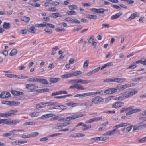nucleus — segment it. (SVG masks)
I'll return each mask as SVG.
<instances>
[{
    "label": "nucleus",
    "mask_w": 146,
    "mask_h": 146,
    "mask_svg": "<svg viewBox=\"0 0 146 146\" xmlns=\"http://www.w3.org/2000/svg\"><path fill=\"white\" fill-rule=\"evenodd\" d=\"M36 29L35 26L34 25L32 26L29 29L28 31L31 33H35L36 32Z\"/></svg>",
    "instance_id": "obj_33"
},
{
    "label": "nucleus",
    "mask_w": 146,
    "mask_h": 146,
    "mask_svg": "<svg viewBox=\"0 0 146 146\" xmlns=\"http://www.w3.org/2000/svg\"><path fill=\"white\" fill-rule=\"evenodd\" d=\"M86 114H80L72 115H71L72 120L76 118L86 116Z\"/></svg>",
    "instance_id": "obj_13"
},
{
    "label": "nucleus",
    "mask_w": 146,
    "mask_h": 146,
    "mask_svg": "<svg viewBox=\"0 0 146 146\" xmlns=\"http://www.w3.org/2000/svg\"><path fill=\"white\" fill-rule=\"evenodd\" d=\"M72 120V116H70L66 118H64L60 119L58 121L59 122H65Z\"/></svg>",
    "instance_id": "obj_11"
},
{
    "label": "nucleus",
    "mask_w": 146,
    "mask_h": 146,
    "mask_svg": "<svg viewBox=\"0 0 146 146\" xmlns=\"http://www.w3.org/2000/svg\"><path fill=\"white\" fill-rule=\"evenodd\" d=\"M44 31L48 33L51 34L52 33V31L51 29H50L47 28H46L44 29Z\"/></svg>",
    "instance_id": "obj_56"
},
{
    "label": "nucleus",
    "mask_w": 146,
    "mask_h": 146,
    "mask_svg": "<svg viewBox=\"0 0 146 146\" xmlns=\"http://www.w3.org/2000/svg\"><path fill=\"white\" fill-rule=\"evenodd\" d=\"M94 39V36L93 35H91L90 36V38L88 41V44H91L92 43H93Z\"/></svg>",
    "instance_id": "obj_30"
},
{
    "label": "nucleus",
    "mask_w": 146,
    "mask_h": 146,
    "mask_svg": "<svg viewBox=\"0 0 146 146\" xmlns=\"http://www.w3.org/2000/svg\"><path fill=\"white\" fill-rule=\"evenodd\" d=\"M31 116V117H37L39 115V113L38 112H36V113H31L30 115Z\"/></svg>",
    "instance_id": "obj_48"
},
{
    "label": "nucleus",
    "mask_w": 146,
    "mask_h": 146,
    "mask_svg": "<svg viewBox=\"0 0 146 146\" xmlns=\"http://www.w3.org/2000/svg\"><path fill=\"white\" fill-rule=\"evenodd\" d=\"M127 98V97H126V93H125V95L124 96L122 95L119 97L115 98V100H121L123 99H125Z\"/></svg>",
    "instance_id": "obj_23"
},
{
    "label": "nucleus",
    "mask_w": 146,
    "mask_h": 146,
    "mask_svg": "<svg viewBox=\"0 0 146 146\" xmlns=\"http://www.w3.org/2000/svg\"><path fill=\"white\" fill-rule=\"evenodd\" d=\"M11 92L13 95L14 96L19 95V92L15 90L11 91Z\"/></svg>",
    "instance_id": "obj_57"
},
{
    "label": "nucleus",
    "mask_w": 146,
    "mask_h": 146,
    "mask_svg": "<svg viewBox=\"0 0 146 146\" xmlns=\"http://www.w3.org/2000/svg\"><path fill=\"white\" fill-rule=\"evenodd\" d=\"M79 126H81L84 127L87 126V125L84 123L82 122H80L78 123V124L76 126V127Z\"/></svg>",
    "instance_id": "obj_59"
},
{
    "label": "nucleus",
    "mask_w": 146,
    "mask_h": 146,
    "mask_svg": "<svg viewBox=\"0 0 146 146\" xmlns=\"http://www.w3.org/2000/svg\"><path fill=\"white\" fill-rule=\"evenodd\" d=\"M9 121L8 119H0V124H6L9 125Z\"/></svg>",
    "instance_id": "obj_21"
},
{
    "label": "nucleus",
    "mask_w": 146,
    "mask_h": 146,
    "mask_svg": "<svg viewBox=\"0 0 146 146\" xmlns=\"http://www.w3.org/2000/svg\"><path fill=\"white\" fill-rule=\"evenodd\" d=\"M62 15L59 13H52L51 15V17L54 18H56L58 17H62Z\"/></svg>",
    "instance_id": "obj_20"
},
{
    "label": "nucleus",
    "mask_w": 146,
    "mask_h": 146,
    "mask_svg": "<svg viewBox=\"0 0 146 146\" xmlns=\"http://www.w3.org/2000/svg\"><path fill=\"white\" fill-rule=\"evenodd\" d=\"M146 138V136L143 138H142L140 139H137L136 140V141H138L139 143H144L146 141V139H145Z\"/></svg>",
    "instance_id": "obj_41"
},
{
    "label": "nucleus",
    "mask_w": 146,
    "mask_h": 146,
    "mask_svg": "<svg viewBox=\"0 0 146 146\" xmlns=\"http://www.w3.org/2000/svg\"><path fill=\"white\" fill-rule=\"evenodd\" d=\"M124 104L123 102H115L112 104V108H118L119 107H122Z\"/></svg>",
    "instance_id": "obj_6"
},
{
    "label": "nucleus",
    "mask_w": 146,
    "mask_h": 146,
    "mask_svg": "<svg viewBox=\"0 0 146 146\" xmlns=\"http://www.w3.org/2000/svg\"><path fill=\"white\" fill-rule=\"evenodd\" d=\"M126 80V79L125 78H114V82L118 83H122Z\"/></svg>",
    "instance_id": "obj_17"
},
{
    "label": "nucleus",
    "mask_w": 146,
    "mask_h": 146,
    "mask_svg": "<svg viewBox=\"0 0 146 146\" xmlns=\"http://www.w3.org/2000/svg\"><path fill=\"white\" fill-rule=\"evenodd\" d=\"M73 19L70 17L66 18L65 19V20L66 21L71 22L72 23H73Z\"/></svg>",
    "instance_id": "obj_47"
},
{
    "label": "nucleus",
    "mask_w": 146,
    "mask_h": 146,
    "mask_svg": "<svg viewBox=\"0 0 146 146\" xmlns=\"http://www.w3.org/2000/svg\"><path fill=\"white\" fill-rule=\"evenodd\" d=\"M100 67H98L92 70H91V71L92 74L96 73L98 72L99 70L100 69Z\"/></svg>",
    "instance_id": "obj_36"
},
{
    "label": "nucleus",
    "mask_w": 146,
    "mask_h": 146,
    "mask_svg": "<svg viewBox=\"0 0 146 146\" xmlns=\"http://www.w3.org/2000/svg\"><path fill=\"white\" fill-rule=\"evenodd\" d=\"M116 131V129H114L111 131H109V135L111 136L113 134H115Z\"/></svg>",
    "instance_id": "obj_44"
},
{
    "label": "nucleus",
    "mask_w": 146,
    "mask_h": 146,
    "mask_svg": "<svg viewBox=\"0 0 146 146\" xmlns=\"http://www.w3.org/2000/svg\"><path fill=\"white\" fill-rule=\"evenodd\" d=\"M67 14L68 15H76L77 13L74 11H71L67 12Z\"/></svg>",
    "instance_id": "obj_50"
},
{
    "label": "nucleus",
    "mask_w": 146,
    "mask_h": 146,
    "mask_svg": "<svg viewBox=\"0 0 146 146\" xmlns=\"http://www.w3.org/2000/svg\"><path fill=\"white\" fill-rule=\"evenodd\" d=\"M84 104V105L88 108L91 107L93 105V103L90 101H87L85 102L84 104H82V105Z\"/></svg>",
    "instance_id": "obj_25"
},
{
    "label": "nucleus",
    "mask_w": 146,
    "mask_h": 146,
    "mask_svg": "<svg viewBox=\"0 0 146 146\" xmlns=\"http://www.w3.org/2000/svg\"><path fill=\"white\" fill-rule=\"evenodd\" d=\"M26 88L28 89L32 90L38 88V87L35 84H29L26 85Z\"/></svg>",
    "instance_id": "obj_7"
},
{
    "label": "nucleus",
    "mask_w": 146,
    "mask_h": 146,
    "mask_svg": "<svg viewBox=\"0 0 146 146\" xmlns=\"http://www.w3.org/2000/svg\"><path fill=\"white\" fill-rule=\"evenodd\" d=\"M39 78H30L28 79L27 80L28 81L33 82H38Z\"/></svg>",
    "instance_id": "obj_24"
},
{
    "label": "nucleus",
    "mask_w": 146,
    "mask_h": 146,
    "mask_svg": "<svg viewBox=\"0 0 146 146\" xmlns=\"http://www.w3.org/2000/svg\"><path fill=\"white\" fill-rule=\"evenodd\" d=\"M113 63L112 62H108L106 64L103 65L101 68V70H102L104 69V68L108 66H112L113 65Z\"/></svg>",
    "instance_id": "obj_27"
},
{
    "label": "nucleus",
    "mask_w": 146,
    "mask_h": 146,
    "mask_svg": "<svg viewBox=\"0 0 146 146\" xmlns=\"http://www.w3.org/2000/svg\"><path fill=\"white\" fill-rule=\"evenodd\" d=\"M89 61L88 60H86L84 62L83 65V67L84 68H87L88 65Z\"/></svg>",
    "instance_id": "obj_39"
},
{
    "label": "nucleus",
    "mask_w": 146,
    "mask_h": 146,
    "mask_svg": "<svg viewBox=\"0 0 146 146\" xmlns=\"http://www.w3.org/2000/svg\"><path fill=\"white\" fill-rule=\"evenodd\" d=\"M58 107H60L59 110H64L66 109L67 108V107L65 106L62 105H60Z\"/></svg>",
    "instance_id": "obj_54"
},
{
    "label": "nucleus",
    "mask_w": 146,
    "mask_h": 146,
    "mask_svg": "<svg viewBox=\"0 0 146 146\" xmlns=\"http://www.w3.org/2000/svg\"><path fill=\"white\" fill-rule=\"evenodd\" d=\"M51 4L54 6H57L60 3L57 1H52L51 3Z\"/></svg>",
    "instance_id": "obj_64"
},
{
    "label": "nucleus",
    "mask_w": 146,
    "mask_h": 146,
    "mask_svg": "<svg viewBox=\"0 0 146 146\" xmlns=\"http://www.w3.org/2000/svg\"><path fill=\"white\" fill-rule=\"evenodd\" d=\"M38 83L45 85H47L48 84L47 80L45 79L39 78Z\"/></svg>",
    "instance_id": "obj_22"
},
{
    "label": "nucleus",
    "mask_w": 146,
    "mask_h": 146,
    "mask_svg": "<svg viewBox=\"0 0 146 146\" xmlns=\"http://www.w3.org/2000/svg\"><path fill=\"white\" fill-rule=\"evenodd\" d=\"M133 127V126L131 125L126 128H123L121 130L123 133H127L130 131Z\"/></svg>",
    "instance_id": "obj_12"
},
{
    "label": "nucleus",
    "mask_w": 146,
    "mask_h": 146,
    "mask_svg": "<svg viewBox=\"0 0 146 146\" xmlns=\"http://www.w3.org/2000/svg\"><path fill=\"white\" fill-rule=\"evenodd\" d=\"M30 19V18L29 17L25 16L23 18L22 20L26 22H27L29 21Z\"/></svg>",
    "instance_id": "obj_52"
},
{
    "label": "nucleus",
    "mask_w": 146,
    "mask_h": 146,
    "mask_svg": "<svg viewBox=\"0 0 146 146\" xmlns=\"http://www.w3.org/2000/svg\"><path fill=\"white\" fill-rule=\"evenodd\" d=\"M5 75L6 76L9 78H16L17 77V76L11 74H6Z\"/></svg>",
    "instance_id": "obj_31"
},
{
    "label": "nucleus",
    "mask_w": 146,
    "mask_h": 146,
    "mask_svg": "<svg viewBox=\"0 0 146 146\" xmlns=\"http://www.w3.org/2000/svg\"><path fill=\"white\" fill-rule=\"evenodd\" d=\"M136 65V64L134 62L132 64H131L129 65V67L127 68V69L129 68L131 69H134V67Z\"/></svg>",
    "instance_id": "obj_55"
},
{
    "label": "nucleus",
    "mask_w": 146,
    "mask_h": 146,
    "mask_svg": "<svg viewBox=\"0 0 146 146\" xmlns=\"http://www.w3.org/2000/svg\"><path fill=\"white\" fill-rule=\"evenodd\" d=\"M3 26L4 29H8L10 27L11 24L9 23L4 22Z\"/></svg>",
    "instance_id": "obj_18"
},
{
    "label": "nucleus",
    "mask_w": 146,
    "mask_h": 146,
    "mask_svg": "<svg viewBox=\"0 0 146 146\" xmlns=\"http://www.w3.org/2000/svg\"><path fill=\"white\" fill-rule=\"evenodd\" d=\"M21 137L24 139L31 138V136L30 134H28L27 135H24L21 136Z\"/></svg>",
    "instance_id": "obj_58"
},
{
    "label": "nucleus",
    "mask_w": 146,
    "mask_h": 146,
    "mask_svg": "<svg viewBox=\"0 0 146 146\" xmlns=\"http://www.w3.org/2000/svg\"><path fill=\"white\" fill-rule=\"evenodd\" d=\"M86 17L89 19H96L97 18V17L95 15L90 14L87 15Z\"/></svg>",
    "instance_id": "obj_28"
},
{
    "label": "nucleus",
    "mask_w": 146,
    "mask_h": 146,
    "mask_svg": "<svg viewBox=\"0 0 146 146\" xmlns=\"http://www.w3.org/2000/svg\"><path fill=\"white\" fill-rule=\"evenodd\" d=\"M52 115L53 114H46L42 116L41 117V118L42 119H44L45 118L50 117H51L52 116Z\"/></svg>",
    "instance_id": "obj_32"
},
{
    "label": "nucleus",
    "mask_w": 146,
    "mask_h": 146,
    "mask_svg": "<svg viewBox=\"0 0 146 146\" xmlns=\"http://www.w3.org/2000/svg\"><path fill=\"white\" fill-rule=\"evenodd\" d=\"M17 50L15 49H14L11 51L10 55L11 56H14L17 54Z\"/></svg>",
    "instance_id": "obj_29"
},
{
    "label": "nucleus",
    "mask_w": 146,
    "mask_h": 146,
    "mask_svg": "<svg viewBox=\"0 0 146 146\" xmlns=\"http://www.w3.org/2000/svg\"><path fill=\"white\" fill-rule=\"evenodd\" d=\"M19 131H24L23 130H16L14 129L13 130L11 131L9 133H3L2 135V136L3 137H7L11 135L13 133L12 132H17Z\"/></svg>",
    "instance_id": "obj_5"
},
{
    "label": "nucleus",
    "mask_w": 146,
    "mask_h": 146,
    "mask_svg": "<svg viewBox=\"0 0 146 146\" xmlns=\"http://www.w3.org/2000/svg\"><path fill=\"white\" fill-rule=\"evenodd\" d=\"M19 120L18 119L13 120L11 121H9V125H16L17 123H19Z\"/></svg>",
    "instance_id": "obj_26"
},
{
    "label": "nucleus",
    "mask_w": 146,
    "mask_h": 146,
    "mask_svg": "<svg viewBox=\"0 0 146 146\" xmlns=\"http://www.w3.org/2000/svg\"><path fill=\"white\" fill-rule=\"evenodd\" d=\"M39 134L37 132H34L32 133L31 134V137H35L38 135Z\"/></svg>",
    "instance_id": "obj_61"
},
{
    "label": "nucleus",
    "mask_w": 146,
    "mask_h": 146,
    "mask_svg": "<svg viewBox=\"0 0 146 146\" xmlns=\"http://www.w3.org/2000/svg\"><path fill=\"white\" fill-rule=\"evenodd\" d=\"M67 92L66 91H60L56 92H53L52 93L51 96H54L56 95L61 94H67Z\"/></svg>",
    "instance_id": "obj_14"
},
{
    "label": "nucleus",
    "mask_w": 146,
    "mask_h": 146,
    "mask_svg": "<svg viewBox=\"0 0 146 146\" xmlns=\"http://www.w3.org/2000/svg\"><path fill=\"white\" fill-rule=\"evenodd\" d=\"M10 96V93L7 92H3L0 94V98L3 99L8 98Z\"/></svg>",
    "instance_id": "obj_4"
},
{
    "label": "nucleus",
    "mask_w": 146,
    "mask_h": 146,
    "mask_svg": "<svg viewBox=\"0 0 146 146\" xmlns=\"http://www.w3.org/2000/svg\"><path fill=\"white\" fill-rule=\"evenodd\" d=\"M11 102V101H2L1 102V103L3 104H6L11 106L10 104Z\"/></svg>",
    "instance_id": "obj_49"
},
{
    "label": "nucleus",
    "mask_w": 146,
    "mask_h": 146,
    "mask_svg": "<svg viewBox=\"0 0 146 146\" xmlns=\"http://www.w3.org/2000/svg\"><path fill=\"white\" fill-rule=\"evenodd\" d=\"M69 9L70 10H75L77 9V7L76 6L74 5H72L70 6L69 7Z\"/></svg>",
    "instance_id": "obj_43"
},
{
    "label": "nucleus",
    "mask_w": 146,
    "mask_h": 146,
    "mask_svg": "<svg viewBox=\"0 0 146 146\" xmlns=\"http://www.w3.org/2000/svg\"><path fill=\"white\" fill-rule=\"evenodd\" d=\"M129 86H128L127 84H125L123 85H119L116 87L117 90L121 91L124 90L126 88H128Z\"/></svg>",
    "instance_id": "obj_9"
},
{
    "label": "nucleus",
    "mask_w": 146,
    "mask_h": 146,
    "mask_svg": "<svg viewBox=\"0 0 146 146\" xmlns=\"http://www.w3.org/2000/svg\"><path fill=\"white\" fill-rule=\"evenodd\" d=\"M62 133H56L55 134H53L51 135H50L48 136L49 137H53L55 136H58L59 135H61Z\"/></svg>",
    "instance_id": "obj_53"
},
{
    "label": "nucleus",
    "mask_w": 146,
    "mask_h": 146,
    "mask_svg": "<svg viewBox=\"0 0 146 146\" xmlns=\"http://www.w3.org/2000/svg\"><path fill=\"white\" fill-rule=\"evenodd\" d=\"M105 11V9L103 8H100L98 9V13H104Z\"/></svg>",
    "instance_id": "obj_60"
},
{
    "label": "nucleus",
    "mask_w": 146,
    "mask_h": 146,
    "mask_svg": "<svg viewBox=\"0 0 146 146\" xmlns=\"http://www.w3.org/2000/svg\"><path fill=\"white\" fill-rule=\"evenodd\" d=\"M128 107L123 108L120 110V112L121 113L125 111H126L128 110Z\"/></svg>",
    "instance_id": "obj_63"
},
{
    "label": "nucleus",
    "mask_w": 146,
    "mask_h": 146,
    "mask_svg": "<svg viewBox=\"0 0 146 146\" xmlns=\"http://www.w3.org/2000/svg\"><path fill=\"white\" fill-rule=\"evenodd\" d=\"M31 5L33 6L36 7H40L41 4L39 3H34L31 4Z\"/></svg>",
    "instance_id": "obj_62"
},
{
    "label": "nucleus",
    "mask_w": 146,
    "mask_h": 146,
    "mask_svg": "<svg viewBox=\"0 0 146 146\" xmlns=\"http://www.w3.org/2000/svg\"><path fill=\"white\" fill-rule=\"evenodd\" d=\"M77 85L78 86H77L76 89L78 90H84L85 89V88L83 87L82 85L79 84H77Z\"/></svg>",
    "instance_id": "obj_37"
},
{
    "label": "nucleus",
    "mask_w": 146,
    "mask_h": 146,
    "mask_svg": "<svg viewBox=\"0 0 146 146\" xmlns=\"http://www.w3.org/2000/svg\"><path fill=\"white\" fill-rule=\"evenodd\" d=\"M59 103L58 102H46L44 103V106H54L58 104Z\"/></svg>",
    "instance_id": "obj_19"
},
{
    "label": "nucleus",
    "mask_w": 146,
    "mask_h": 146,
    "mask_svg": "<svg viewBox=\"0 0 146 146\" xmlns=\"http://www.w3.org/2000/svg\"><path fill=\"white\" fill-rule=\"evenodd\" d=\"M134 107L133 106L128 107V110L129 111L127 112L126 115L128 116L131 114H133L141 111V110L140 109H134Z\"/></svg>",
    "instance_id": "obj_2"
},
{
    "label": "nucleus",
    "mask_w": 146,
    "mask_h": 146,
    "mask_svg": "<svg viewBox=\"0 0 146 146\" xmlns=\"http://www.w3.org/2000/svg\"><path fill=\"white\" fill-rule=\"evenodd\" d=\"M48 11L50 12H56L58 11V9L56 7H51L48 9Z\"/></svg>",
    "instance_id": "obj_40"
},
{
    "label": "nucleus",
    "mask_w": 146,
    "mask_h": 146,
    "mask_svg": "<svg viewBox=\"0 0 146 146\" xmlns=\"http://www.w3.org/2000/svg\"><path fill=\"white\" fill-rule=\"evenodd\" d=\"M139 15V13H137V12L133 13L131 14L130 17L126 20V21H131L132 19H133L134 18L138 17Z\"/></svg>",
    "instance_id": "obj_8"
},
{
    "label": "nucleus",
    "mask_w": 146,
    "mask_h": 146,
    "mask_svg": "<svg viewBox=\"0 0 146 146\" xmlns=\"http://www.w3.org/2000/svg\"><path fill=\"white\" fill-rule=\"evenodd\" d=\"M114 79H108L105 80L103 82H114Z\"/></svg>",
    "instance_id": "obj_38"
},
{
    "label": "nucleus",
    "mask_w": 146,
    "mask_h": 146,
    "mask_svg": "<svg viewBox=\"0 0 146 146\" xmlns=\"http://www.w3.org/2000/svg\"><path fill=\"white\" fill-rule=\"evenodd\" d=\"M66 104L68 106L73 107L76 106L77 104L73 102H68Z\"/></svg>",
    "instance_id": "obj_35"
},
{
    "label": "nucleus",
    "mask_w": 146,
    "mask_h": 146,
    "mask_svg": "<svg viewBox=\"0 0 146 146\" xmlns=\"http://www.w3.org/2000/svg\"><path fill=\"white\" fill-rule=\"evenodd\" d=\"M20 104V103L19 102L11 101V102L10 104L11 106L18 105Z\"/></svg>",
    "instance_id": "obj_46"
},
{
    "label": "nucleus",
    "mask_w": 146,
    "mask_h": 146,
    "mask_svg": "<svg viewBox=\"0 0 146 146\" xmlns=\"http://www.w3.org/2000/svg\"><path fill=\"white\" fill-rule=\"evenodd\" d=\"M82 26L79 25L77 27H74L73 30V32L77 31L82 29Z\"/></svg>",
    "instance_id": "obj_34"
},
{
    "label": "nucleus",
    "mask_w": 146,
    "mask_h": 146,
    "mask_svg": "<svg viewBox=\"0 0 146 146\" xmlns=\"http://www.w3.org/2000/svg\"><path fill=\"white\" fill-rule=\"evenodd\" d=\"M122 14V13L119 12L111 17V19L112 20L115 19L119 18Z\"/></svg>",
    "instance_id": "obj_15"
},
{
    "label": "nucleus",
    "mask_w": 146,
    "mask_h": 146,
    "mask_svg": "<svg viewBox=\"0 0 146 146\" xmlns=\"http://www.w3.org/2000/svg\"><path fill=\"white\" fill-rule=\"evenodd\" d=\"M137 92L138 91L137 90H132L131 91L127 93V92H126V97H127V98L131 97L137 93Z\"/></svg>",
    "instance_id": "obj_10"
},
{
    "label": "nucleus",
    "mask_w": 146,
    "mask_h": 146,
    "mask_svg": "<svg viewBox=\"0 0 146 146\" xmlns=\"http://www.w3.org/2000/svg\"><path fill=\"white\" fill-rule=\"evenodd\" d=\"M54 128L56 129H59L62 128L61 123H58L57 125V126L54 127Z\"/></svg>",
    "instance_id": "obj_51"
},
{
    "label": "nucleus",
    "mask_w": 146,
    "mask_h": 146,
    "mask_svg": "<svg viewBox=\"0 0 146 146\" xmlns=\"http://www.w3.org/2000/svg\"><path fill=\"white\" fill-rule=\"evenodd\" d=\"M17 110H11L7 112L6 113H0V117H9L15 115V113L17 112Z\"/></svg>",
    "instance_id": "obj_1"
},
{
    "label": "nucleus",
    "mask_w": 146,
    "mask_h": 146,
    "mask_svg": "<svg viewBox=\"0 0 146 146\" xmlns=\"http://www.w3.org/2000/svg\"><path fill=\"white\" fill-rule=\"evenodd\" d=\"M103 99L102 98L97 96L92 98V102H94L95 104H97L99 103L103 102Z\"/></svg>",
    "instance_id": "obj_3"
},
{
    "label": "nucleus",
    "mask_w": 146,
    "mask_h": 146,
    "mask_svg": "<svg viewBox=\"0 0 146 146\" xmlns=\"http://www.w3.org/2000/svg\"><path fill=\"white\" fill-rule=\"evenodd\" d=\"M82 74V72L80 71H74L73 72V74L74 76H76L81 75Z\"/></svg>",
    "instance_id": "obj_42"
},
{
    "label": "nucleus",
    "mask_w": 146,
    "mask_h": 146,
    "mask_svg": "<svg viewBox=\"0 0 146 146\" xmlns=\"http://www.w3.org/2000/svg\"><path fill=\"white\" fill-rule=\"evenodd\" d=\"M35 124V123L33 122H25L24 123V125H25L27 126L28 125H33Z\"/></svg>",
    "instance_id": "obj_45"
},
{
    "label": "nucleus",
    "mask_w": 146,
    "mask_h": 146,
    "mask_svg": "<svg viewBox=\"0 0 146 146\" xmlns=\"http://www.w3.org/2000/svg\"><path fill=\"white\" fill-rule=\"evenodd\" d=\"M60 80V78H51L49 79V81L52 83H55Z\"/></svg>",
    "instance_id": "obj_16"
}]
</instances>
